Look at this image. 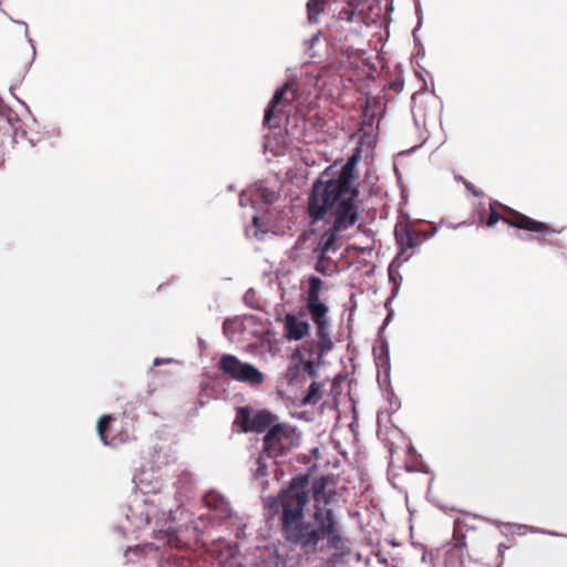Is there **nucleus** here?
<instances>
[{
    "label": "nucleus",
    "instance_id": "obj_29",
    "mask_svg": "<svg viewBox=\"0 0 567 567\" xmlns=\"http://www.w3.org/2000/svg\"><path fill=\"white\" fill-rule=\"evenodd\" d=\"M301 370L307 373V375L311 379L318 378V363H315L311 360L301 361Z\"/></svg>",
    "mask_w": 567,
    "mask_h": 567
},
{
    "label": "nucleus",
    "instance_id": "obj_41",
    "mask_svg": "<svg viewBox=\"0 0 567 567\" xmlns=\"http://www.w3.org/2000/svg\"><path fill=\"white\" fill-rule=\"evenodd\" d=\"M172 362H175V360L174 359L155 358L154 362H153V365L154 367H159L162 364H168V363H172Z\"/></svg>",
    "mask_w": 567,
    "mask_h": 567
},
{
    "label": "nucleus",
    "instance_id": "obj_37",
    "mask_svg": "<svg viewBox=\"0 0 567 567\" xmlns=\"http://www.w3.org/2000/svg\"><path fill=\"white\" fill-rule=\"evenodd\" d=\"M460 179L463 182L466 189L471 192L475 197H483V193L481 190H477L472 183L467 182L463 177H461Z\"/></svg>",
    "mask_w": 567,
    "mask_h": 567
},
{
    "label": "nucleus",
    "instance_id": "obj_24",
    "mask_svg": "<svg viewBox=\"0 0 567 567\" xmlns=\"http://www.w3.org/2000/svg\"><path fill=\"white\" fill-rule=\"evenodd\" d=\"M358 9V0H348L347 7L338 12V19L347 22H352L355 11Z\"/></svg>",
    "mask_w": 567,
    "mask_h": 567
},
{
    "label": "nucleus",
    "instance_id": "obj_2",
    "mask_svg": "<svg viewBox=\"0 0 567 567\" xmlns=\"http://www.w3.org/2000/svg\"><path fill=\"white\" fill-rule=\"evenodd\" d=\"M358 156H350L334 177L318 178L308 196L307 213L310 223L324 220L331 227L324 230L313 254L328 255L340 249L341 234L355 225L360 217L359 187L355 185Z\"/></svg>",
    "mask_w": 567,
    "mask_h": 567
},
{
    "label": "nucleus",
    "instance_id": "obj_33",
    "mask_svg": "<svg viewBox=\"0 0 567 567\" xmlns=\"http://www.w3.org/2000/svg\"><path fill=\"white\" fill-rule=\"evenodd\" d=\"M300 371H301V364H295V365L288 368L287 379H288L289 383H292L299 377Z\"/></svg>",
    "mask_w": 567,
    "mask_h": 567
},
{
    "label": "nucleus",
    "instance_id": "obj_46",
    "mask_svg": "<svg viewBox=\"0 0 567 567\" xmlns=\"http://www.w3.org/2000/svg\"><path fill=\"white\" fill-rule=\"evenodd\" d=\"M506 549H508V547H507L506 545H504V544H501V545L498 546V551H499V554H503Z\"/></svg>",
    "mask_w": 567,
    "mask_h": 567
},
{
    "label": "nucleus",
    "instance_id": "obj_34",
    "mask_svg": "<svg viewBox=\"0 0 567 567\" xmlns=\"http://www.w3.org/2000/svg\"><path fill=\"white\" fill-rule=\"evenodd\" d=\"M255 290L252 288L248 289L244 295V302L249 306L252 309H256L257 306L255 305Z\"/></svg>",
    "mask_w": 567,
    "mask_h": 567
},
{
    "label": "nucleus",
    "instance_id": "obj_13",
    "mask_svg": "<svg viewBox=\"0 0 567 567\" xmlns=\"http://www.w3.org/2000/svg\"><path fill=\"white\" fill-rule=\"evenodd\" d=\"M285 337L289 341H299L303 339L310 330V326L307 321L300 320L293 313H287L284 322Z\"/></svg>",
    "mask_w": 567,
    "mask_h": 567
},
{
    "label": "nucleus",
    "instance_id": "obj_50",
    "mask_svg": "<svg viewBox=\"0 0 567 567\" xmlns=\"http://www.w3.org/2000/svg\"><path fill=\"white\" fill-rule=\"evenodd\" d=\"M542 245L546 244V240L545 239H542L539 237L536 238Z\"/></svg>",
    "mask_w": 567,
    "mask_h": 567
},
{
    "label": "nucleus",
    "instance_id": "obj_1",
    "mask_svg": "<svg viewBox=\"0 0 567 567\" xmlns=\"http://www.w3.org/2000/svg\"><path fill=\"white\" fill-rule=\"evenodd\" d=\"M336 485L332 474L318 477L298 474L276 497L266 499L265 508L271 516L280 513L281 536L291 549L316 555L324 539L329 548L340 547V525L329 507L336 502Z\"/></svg>",
    "mask_w": 567,
    "mask_h": 567
},
{
    "label": "nucleus",
    "instance_id": "obj_56",
    "mask_svg": "<svg viewBox=\"0 0 567 567\" xmlns=\"http://www.w3.org/2000/svg\"><path fill=\"white\" fill-rule=\"evenodd\" d=\"M11 95H13V99L18 100L17 95H14V92H11Z\"/></svg>",
    "mask_w": 567,
    "mask_h": 567
},
{
    "label": "nucleus",
    "instance_id": "obj_45",
    "mask_svg": "<svg viewBox=\"0 0 567 567\" xmlns=\"http://www.w3.org/2000/svg\"><path fill=\"white\" fill-rule=\"evenodd\" d=\"M517 238H519V239H522V240H530V239H533L534 237H533V236H529V235H528V236H522V235L517 234Z\"/></svg>",
    "mask_w": 567,
    "mask_h": 567
},
{
    "label": "nucleus",
    "instance_id": "obj_5",
    "mask_svg": "<svg viewBox=\"0 0 567 567\" xmlns=\"http://www.w3.org/2000/svg\"><path fill=\"white\" fill-rule=\"evenodd\" d=\"M125 564L133 567H176L171 554L153 544L136 545L124 551Z\"/></svg>",
    "mask_w": 567,
    "mask_h": 567
},
{
    "label": "nucleus",
    "instance_id": "obj_31",
    "mask_svg": "<svg viewBox=\"0 0 567 567\" xmlns=\"http://www.w3.org/2000/svg\"><path fill=\"white\" fill-rule=\"evenodd\" d=\"M413 233H414V236H415L419 245H421L422 243L434 237V235L436 234V228H434L432 230H415Z\"/></svg>",
    "mask_w": 567,
    "mask_h": 567
},
{
    "label": "nucleus",
    "instance_id": "obj_48",
    "mask_svg": "<svg viewBox=\"0 0 567 567\" xmlns=\"http://www.w3.org/2000/svg\"><path fill=\"white\" fill-rule=\"evenodd\" d=\"M464 225H465V223H464V221H462V223H458L457 225L453 226V228H455V229H456V228H460V227H462V226H464Z\"/></svg>",
    "mask_w": 567,
    "mask_h": 567
},
{
    "label": "nucleus",
    "instance_id": "obj_28",
    "mask_svg": "<svg viewBox=\"0 0 567 567\" xmlns=\"http://www.w3.org/2000/svg\"><path fill=\"white\" fill-rule=\"evenodd\" d=\"M251 223H252L251 227L246 228V234L249 235L250 231L252 230L254 237L261 238L260 235H264L266 233V230L261 229L260 217L258 215H254L251 218Z\"/></svg>",
    "mask_w": 567,
    "mask_h": 567
},
{
    "label": "nucleus",
    "instance_id": "obj_51",
    "mask_svg": "<svg viewBox=\"0 0 567 567\" xmlns=\"http://www.w3.org/2000/svg\"><path fill=\"white\" fill-rule=\"evenodd\" d=\"M368 114V104L365 105V109L363 110V115L367 116Z\"/></svg>",
    "mask_w": 567,
    "mask_h": 567
},
{
    "label": "nucleus",
    "instance_id": "obj_40",
    "mask_svg": "<svg viewBox=\"0 0 567 567\" xmlns=\"http://www.w3.org/2000/svg\"><path fill=\"white\" fill-rule=\"evenodd\" d=\"M519 528L530 529L533 532L544 533V534H548V535H551V536H564L563 534H558L556 532H546V530H542V529H538V528L528 527L526 525H519Z\"/></svg>",
    "mask_w": 567,
    "mask_h": 567
},
{
    "label": "nucleus",
    "instance_id": "obj_53",
    "mask_svg": "<svg viewBox=\"0 0 567 567\" xmlns=\"http://www.w3.org/2000/svg\"><path fill=\"white\" fill-rule=\"evenodd\" d=\"M234 188H235V187H234V185H233V184H230V185L228 186V189H229V190H234Z\"/></svg>",
    "mask_w": 567,
    "mask_h": 567
},
{
    "label": "nucleus",
    "instance_id": "obj_16",
    "mask_svg": "<svg viewBox=\"0 0 567 567\" xmlns=\"http://www.w3.org/2000/svg\"><path fill=\"white\" fill-rule=\"evenodd\" d=\"M395 241L400 247V252L396 255L399 258L402 254L408 250L419 246V243L414 236V233L405 225H396L394 229Z\"/></svg>",
    "mask_w": 567,
    "mask_h": 567
},
{
    "label": "nucleus",
    "instance_id": "obj_9",
    "mask_svg": "<svg viewBox=\"0 0 567 567\" xmlns=\"http://www.w3.org/2000/svg\"><path fill=\"white\" fill-rule=\"evenodd\" d=\"M322 286L323 281L319 277L315 275L309 276L306 309L316 326L329 323L327 318L329 308L320 300V291Z\"/></svg>",
    "mask_w": 567,
    "mask_h": 567
},
{
    "label": "nucleus",
    "instance_id": "obj_11",
    "mask_svg": "<svg viewBox=\"0 0 567 567\" xmlns=\"http://www.w3.org/2000/svg\"><path fill=\"white\" fill-rule=\"evenodd\" d=\"M0 134L10 135L14 144L27 138V132L21 128L17 114L2 103H0Z\"/></svg>",
    "mask_w": 567,
    "mask_h": 567
},
{
    "label": "nucleus",
    "instance_id": "obj_32",
    "mask_svg": "<svg viewBox=\"0 0 567 567\" xmlns=\"http://www.w3.org/2000/svg\"><path fill=\"white\" fill-rule=\"evenodd\" d=\"M412 115L413 121L416 126L420 125V116H421V107L416 105V94L412 96Z\"/></svg>",
    "mask_w": 567,
    "mask_h": 567
},
{
    "label": "nucleus",
    "instance_id": "obj_42",
    "mask_svg": "<svg viewBox=\"0 0 567 567\" xmlns=\"http://www.w3.org/2000/svg\"><path fill=\"white\" fill-rule=\"evenodd\" d=\"M391 317H392V313H389L382 324V327L379 329V337H382L381 333L382 331L385 329V327L389 324L390 320H391Z\"/></svg>",
    "mask_w": 567,
    "mask_h": 567
},
{
    "label": "nucleus",
    "instance_id": "obj_54",
    "mask_svg": "<svg viewBox=\"0 0 567 567\" xmlns=\"http://www.w3.org/2000/svg\"><path fill=\"white\" fill-rule=\"evenodd\" d=\"M233 567H244V565H241V564H236V565H235V566H233Z\"/></svg>",
    "mask_w": 567,
    "mask_h": 567
},
{
    "label": "nucleus",
    "instance_id": "obj_10",
    "mask_svg": "<svg viewBox=\"0 0 567 567\" xmlns=\"http://www.w3.org/2000/svg\"><path fill=\"white\" fill-rule=\"evenodd\" d=\"M203 502L212 513L215 524L220 525L230 519L234 515L229 501L215 489L206 492L203 496Z\"/></svg>",
    "mask_w": 567,
    "mask_h": 567
},
{
    "label": "nucleus",
    "instance_id": "obj_49",
    "mask_svg": "<svg viewBox=\"0 0 567 567\" xmlns=\"http://www.w3.org/2000/svg\"><path fill=\"white\" fill-rule=\"evenodd\" d=\"M28 142L30 143V145L33 147L35 145V142L31 138H28Z\"/></svg>",
    "mask_w": 567,
    "mask_h": 567
},
{
    "label": "nucleus",
    "instance_id": "obj_44",
    "mask_svg": "<svg viewBox=\"0 0 567 567\" xmlns=\"http://www.w3.org/2000/svg\"><path fill=\"white\" fill-rule=\"evenodd\" d=\"M416 55L421 56V58H423L425 55V50H424L423 45H421V48H419Z\"/></svg>",
    "mask_w": 567,
    "mask_h": 567
},
{
    "label": "nucleus",
    "instance_id": "obj_39",
    "mask_svg": "<svg viewBox=\"0 0 567 567\" xmlns=\"http://www.w3.org/2000/svg\"><path fill=\"white\" fill-rule=\"evenodd\" d=\"M421 29V17H419V22L416 24V27L413 29L412 31V35H413V41H414V44L415 47L417 48H421V45H423L421 43V41L419 40L417 35H416V32Z\"/></svg>",
    "mask_w": 567,
    "mask_h": 567
},
{
    "label": "nucleus",
    "instance_id": "obj_43",
    "mask_svg": "<svg viewBox=\"0 0 567 567\" xmlns=\"http://www.w3.org/2000/svg\"><path fill=\"white\" fill-rule=\"evenodd\" d=\"M415 13H416L417 18L421 17V20L423 19V17H422V9H421L420 2L415 3Z\"/></svg>",
    "mask_w": 567,
    "mask_h": 567
},
{
    "label": "nucleus",
    "instance_id": "obj_4",
    "mask_svg": "<svg viewBox=\"0 0 567 567\" xmlns=\"http://www.w3.org/2000/svg\"><path fill=\"white\" fill-rule=\"evenodd\" d=\"M300 439L301 435L296 426L280 422L271 426L262 437L264 453L276 464L278 457L287 455L289 451L300 444Z\"/></svg>",
    "mask_w": 567,
    "mask_h": 567
},
{
    "label": "nucleus",
    "instance_id": "obj_52",
    "mask_svg": "<svg viewBox=\"0 0 567 567\" xmlns=\"http://www.w3.org/2000/svg\"><path fill=\"white\" fill-rule=\"evenodd\" d=\"M18 101L28 110V106H27L25 102H23V101H21L19 99H18Z\"/></svg>",
    "mask_w": 567,
    "mask_h": 567
},
{
    "label": "nucleus",
    "instance_id": "obj_15",
    "mask_svg": "<svg viewBox=\"0 0 567 567\" xmlns=\"http://www.w3.org/2000/svg\"><path fill=\"white\" fill-rule=\"evenodd\" d=\"M378 342L379 344L373 348L374 361L378 369L389 379L391 372L389 343L383 337H379Z\"/></svg>",
    "mask_w": 567,
    "mask_h": 567
},
{
    "label": "nucleus",
    "instance_id": "obj_17",
    "mask_svg": "<svg viewBox=\"0 0 567 567\" xmlns=\"http://www.w3.org/2000/svg\"><path fill=\"white\" fill-rule=\"evenodd\" d=\"M196 483V476L192 472L184 470L178 474L175 486L179 495L188 497L195 488Z\"/></svg>",
    "mask_w": 567,
    "mask_h": 567
},
{
    "label": "nucleus",
    "instance_id": "obj_8",
    "mask_svg": "<svg viewBox=\"0 0 567 567\" xmlns=\"http://www.w3.org/2000/svg\"><path fill=\"white\" fill-rule=\"evenodd\" d=\"M496 205H498L497 202H493L491 204V214L486 221V225L488 227H494L499 220H503L504 223L512 227L528 230L532 233H542L544 235L556 233V230L551 228L549 225L533 219L520 213H515V215L512 218L502 217L501 214H498L495 209Z\"/></svg>",
    "mask_w": 567,
    "mask_h": 567
},
{
    "label": "nucleus",
    "instance_id": "obj_26",
    "mask_svg": "<svg viewBox=\"0 0 567 567\" xmlns=\"http://www.w3.org/2000/svg\"><path fill=\"white\" fill-rule=\"evenodd\" d=\"M321 32L318 31L316 32L315 34L311 35V38L309 39H306L303 41V48H305V53L310 58V59H315L318 56L317 52L313 50L315 45L319 42L320 38H321Z\"/></svg>",
    "mask_w": 567,
    "mask_h": 567
},
{
    "label": "nucleus",
    "instance_id": "obj_12",
    "mask_svg": "<svg viewBox=\"0 0 567 567\" xmlns=\"http://www.w3.org/2000/svg\"><path fill=\"white\" fill-rule=\"evenodd\" d=\"M292 87V84L286 82L281 87H278L270 102L265 110L264 126L268 128H276L280 126V117L277 115L276 110L278 105L284 101L285 94Z\"/></svg>",
    "mask_w": 567,
    "mask_h": 567
},
{
    "label": "nucleus",
    "instance_id": "obj_27",
    "mask_svg": "<svg viewBox=\"0 0 567 567\" xmlns=\"http://www.w3.org/2000/svg\"><path fill=\"white\" fill-rule=\"evenodd\" d=\"M269 460L270 458L267 457V455L264 453V451L257 457V460H256L257 468L254 474L256 478L265 477L268 475L267 468L269 465V463H268Z\"/></svg>",
    "mask_w": 567,
    "mask_h": 567
},
{
    "label": "nucleus",
    "instance_id": "obj_36",
    "mask_svg": "<svg viewBox=\"0 0 567 567\" xmlns=\"http://www.w3.org/2000/svg\"><path fill=\"white\" fill-rule=\"evenodd\" d=\"M403 86H404L403 79H396L389 84V90H391L395 93H400L403 90Z\"/></svg>",
    "mask_w": 567,
    "mask_h": 567
},
{
    "label": "nucleus",
    "instance_id": "obj_19",
    "mask_svg": "<svg viewBox=\"0 0 567 567\" xmlns=\"http://www.w3.org/2000/svg\"><path fill=\"white\" fill-rule=\"evenodd\" d=\"M329 326L330 323L316 326L317 344L321 352L318 359H320L323 353L330 351L333 348V342L330 338Z\"/></svg>",
    "mask_w": 567,
    "mask_h": 567
},
{
    "label": "nucleus",
    "instance_id": "obj_14",
    "mask_svg": "<svg viewBox=\"0 0 567 567\" xmlns=\"http://www.w3.org/2000/svg\"><path fill=\"white\" fill-rule=\"evenodd\" d=\"M455 544L445 551L444 566L445 567H463L464 557L466 554L465 536L458 537V530H454Z\"/></svg>",
    "mask_w": 567,
    "mask_h": 567
},
{
    "label": "nucleus",
    "instance_id": "obj_57",
    "mask_svg": "<svg viewBox=\"0 0 567 567\" xmlns=\"http://www.w3.org/2000/svg\"><path fill=\"white\" fill-rule=\"evenodd\" d=\"M2 163H3V159L0 158V166L2 165Z\"/></svg>",
    "mask_w": 567,
    "mask_h": 567
},
{
    "label": "nucleus",
    "instance_id": "obj_20",
    "mask_svg": "<svg viewBox=\"0 0 567 567\" xmlns=\"http://www.w3.org/2000/svg\"><path fill=\"white\" fill-rule=\"evenodd\" d=\"M409 260V257H406L404 260L400 261L399 256H395V258L392 260L388 268V275H389V281L393 285L392 289V298L396 297L400 290L402 276L398 272V270L394 268L401 267L404 261Z\"/></svg>",
    "mask_w": 567,
    "mask_h": 567
},
{
    "label": "nucleus",
    "instance_id": "obj_21",
    "mask_svg": "<svg viewBox=\"0 0 567 567\" xmlns=\"http://www.w3.org/2000/svg\"><path fill=\"white\" fill-rule=\"evenodd\" d=\"M322 390V384L318 381L310 383L307 394L301 399V405L316 404L319 401V393Z\"/></svg>",
    "mask_w": 567,
    "mask_h": 567
},
{
    "label": "nucleus",
    "instance_id": "obj_23",
    "mask_svg": "<svg viewBox=\"0 0 567 567\" xmlns=\"http://www.w3.org/2000/svg\"><path fill=\"white\" fill-rule=\"evenodd\" d=\"M111 422H112L111 415H103L100 417L97 425H96L99 436L104 445H113V443L107 440V432L110 430Z\"/></svg>",
    "mask_w": 567,
    "mask_h": 567
},
{
    "label": "nucleus",
    "instance_id": "obj_25",
    "mask_svg": "<svg viewBox=\"0 0 567 567\" xmlns=\"http://www.w3.org/2000/svg\"><path fill=\"white\" fill-rule=\"evenodd\" d=\"M317 255V261L315 264V270L326 277H330L332 276V269L331 267L327 264L329 257L328 255H323L322 254H316Z\"/></svg>",
    "mask_w": 567,
    "mask_h": 567
},
{
    "label": "nucleus",
    "instance_id": "obj_35",
    "mask_svg": "<svg viewBox=\"0 0 567 567\" xmlns=\"http://www.w3.org/2000/svg\"><path fill=\"white\" fill-rule=\"evenodd\" d=\"M236 324V319L227 318L223 322V331L225 334H229L235 331L234 326Z\"/></svg>",
    "mask_w": 567,
    "mask_h": 567
},
{
    "label": "nucleus",
    "instance_id": "obj_18",
    "mask_svg": "<svg viewBox=\"0 0 567 567\" xmlns=\"http://www.w3.org/2000/svg\"><path fill=\"white\" fill-rule=\"evenodd\" d=\"M249 192L252 196L260 198L262 203L267 205L274 204L279 198V194L275 189L267 187L264 182L255 183Z\"/></svg>",
    "mask_w": 567,
    "mask_h": 567
},
{
    "label": "nucleus",
    "instance_id": "obj_47",
    "mask_svg": "<svg viewBox=\"0 0 567 567\" xmlns=\"http://www.w3.org/2000/svg\"><path fill=\"white\" fill-rule=\"evenodd\" d=\"M198 344L202 349H205V341L203 339H198Z\"/></svg>",
    "mask_w": 567,
    "mask_h": 567
},
{
    "label": "nucleus",
    "instance_id": "obj_7",
    "mask_svg": "<svg viewBox=\"0 0 567 567\" xmlns=\"http://www.w3.org/2000/svg\"><path fill=\"white\" fill-rule=\"evenodd\" d=\"M236 423L240 424L244 433H264L280 423L278 416L268 410H258L252 413L249 406L237 410Z\"/></svg>",
    "mask_w": 567,
    "mask_h": 567
},
{
    "label": "nucleus",
    "instance_id": "obj_6",
    "mask_svg": "<svg viewBox=\"0 0 567 567\" xmlns=\"http://www.w3.org/2000/svg\"><path fill=\"white\" fill-rule=\"evenodd\" d=\"M218 368L233 380L247 383L251 386L260 385L264 382L262 372L249 362L240 361L234 354H223Z\"/></svg>",
    "mask_w": 567,
    "mask_h": 567
},
{
    "label": "nucleus",
    "instance_id": "obj_3",
    "mask_svg": "<svg viewBox=\"0 0 567 567\" xmlns=\"http://www.w3.org/2000/svg\"><path fill=\"white\" fill-rule=\"evenodd\" d=\"M133 483L138 492L121 507L127 525L115 526V530L126 536L148 527L155 538L169 542L176 520L172 498L162 492V483L153 480V473L142 471L133 476Z\"/></svg>",
    "mask_w": 567,
    "mask_h": 567
},
{
    "label": "nucleus",
    "instance_id": "obj_55",
    "mask_svg": "<svg viewBox=\"0 0 567 567\" xmlns=\"http://www.w3.org/2000/svg\"><path fill=\"white\" fill-rule=\"evenodd\" d=\"M11 95H13V99L18 100L17 95H14V92H11Z\"/></svg>",
    "mask_w": 567,
    "mask_h": 567
},
{
    "label": "nucleus",
    "instance_id": "obj_22",
    "mask_svg": "<svg viewBox=\"0 0 567 567\" xmlns=\"http://www.w3.org/2000/svg\"><path fill=\"white\" fill-rule=\"evenodd\" d=\"M324 9V0H308L307 12L310 23H317L320 13Z\"/></svg>",
    "mask_w": 567,
    "mask_h": 567
},
{
    "label": "nucleus",
    "instance_id": "obj_38",
    "mask_svg": "<svg viewBox=\"0 0 567 567\" xmlns=\"http://www.w3.org/2000/svg\"><path fill=\"white\" fill-rule=\"evenodd\" d=\"M249 204H251L252 208H255V203H254L252 198L247 197L246 192H241L240 195H239V205L241 207H246Z\"/></svg>",
    "mask_w": 567,
    "mask_h": 567
},
{
    "label": "nucleus",
    "instance_id": "obj_30",
    "mask_svg": "<svg viewBox=\"0 0 567 567\" xmlns=\"http://www.w3.org/2000/svg\"><path fill=\"white\" fill-rule=\"evenodd\" d=\"M10 20L17 24H21L24 27V34H25V38L28 40V42L30 43L31 45V49H32V60L30 61L29 65H31L35 59V54H37V49H35V43L33 41V39L30 37V33H29V27H28V23L24 22V21H20V20H14L12 18H10Z\"/></svg>",
    "mask_w": 567,
    "mask_h": 567
}]
</instances>
